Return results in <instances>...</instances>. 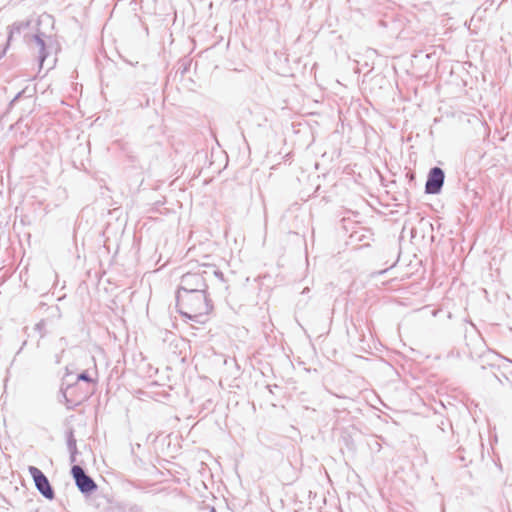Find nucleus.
<instances>
[{"mask_svg": "<svg viewBox=\"0 0 512 512\" xmlns=\"http://www.w3.org/2000/svg\"><path fill=\"white\" fill-rule=\"evenodd\" d=\"M196 278V287H206L205 278L198 273H187L181 279V288L177 295L179 312L188 319L204 324L212 313L213 305L204 289H194L191 279Z\"/></svg>", "mask_w": 512, "mask_h": 512, "instance_id": "obj_1", "label": "nucleus"}, {"mask_svg": "<svg viewBox=\"0 0 512 512\" xmlns=\"http://www.w3.org/2000/svg\"><path fill=\"white\" fill-rule=\"evenodd\" d=\"M96 379L87 372L78 375L76 381L68 383L63 394L70 408L80 405L92 393Z\"/></svg>", "mask_w": 512, "mask_h": 512, "instance_id": "obj_2", "label": "nucleus"}, {"mask_svg": "<svg viewBox=\"0 0 512 512\" xmlns=\"http://www.w3.org/2000/svg\"><path fill=\"white\" fill-rule=\"evenodd\" d=\"M30 475L32 476L37 489L48 499H52L54 496L53 489L47 477L42 473L40 469L34 466L28 468Z\"/></svg>", "mask_w": 512, "mask_h": 512, "instance_id": "obj_3", "label": "nucleus"}, {"mask_svg": "<svg viewBox=\"0 0 512 512\" xmlns=\"http://www.w3.org/2000/svg\"><path fill=\"white\" fill-rule=\"evenodd\" d=\"M71 472L75 479L76 485L82 492H91L96 488L94 481L84 473L80 466H73Z\"/></svg>", "mask_w": 512, "mask_h": 512, "instance_id": "obj_4", "label": "nucleus"}, {"mask_svg": "<svg viewBox=\"0 0 512 512\" xmlns=\"http://www.w3.org/2000/svg\"><path fill=\"white\" fill-rule=\"evenodd\" d=\"M443 182H444L443 171L438 167L431 169V171L428 175V180L425 185L426 192L429 194L439 193V191L441 190V187L443 185Z\"/></svg>", "mask_w": 512, "mask_h": 512, "instance_id": "obj_5", "label": "nucleus"}, {"mask_svg": "<svg viewBox=\"0 0 512 512\" xmlns=\"http://www.w3.org/2000/svg\"><path fill=\"white\" fill-rule=\"evenodd\" d=\"M196 512H216L215 508L208 504H202L196 510Z\"/></svg>", "mask_w": 512, "mask_h": 512, "instance_id": "obj_6", "label": "nucleus"}, {"mask_svg": "<svg viewBox=\"0 0 512 512\" xmlns=\"http://www.w3.org/2000/svg\"><path fill=\"white\" fill-rule=\"evenodd\" d=\"M190 281L194 285L193 286L194 289H204L205 290V287H196V283H197V279L196 278H192Z\"/></svg>", "mask_w": 512, "mask_h": 512, "instance_id": "obj_7", "label": "nucleus"}]
</instances>
